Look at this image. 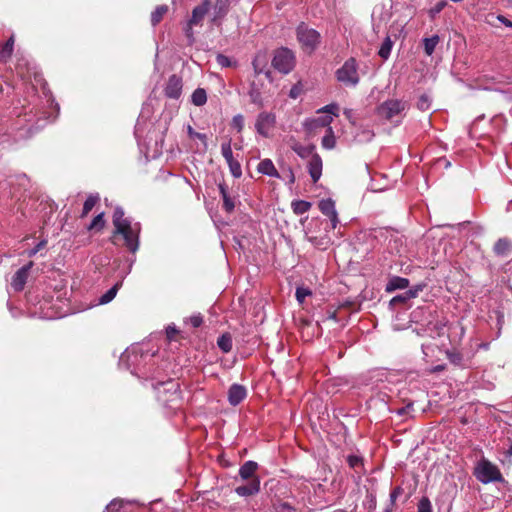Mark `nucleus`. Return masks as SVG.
<instances>
[{
	"label": "nucleus",
	"mask_w": 512,
	"mask_h": 512,
	"mask_svg": "<svg viewBox=\"0 0 512 512\" xmlns=\"http://www.w3.org/2000/svg\"><path fill=\"white\" fill-rule=\"evenodd\" d=\"M142 132H143L142 123H141L140 120H138L136 125H135V130H134V135H135V137L137 138L138 141L140 140V138L142 136Z\"/></svg>",
	"instance_id": "nucleus-57"
},
{
	"label": "nucleus",
	"mask_w": 512,
	"mask_h": 512,
	"mask_svg": "<svg viewBox=\"0 0 512 512\" xmlns=\"http://www.w3.org/2000/svg\"><path fill=\"white\" fill-rule=\"evenodd\" d=\"M323 162L322 158L318 153H315L311 156L307 164L308 173L313 181V183L318 182V180L322 176Z\"/></svg>",
	"instance_id": "nucleus-15"
},
{
	"label": "nucleus",
	"mask_w": 512,
	"mask_h": 512,
	"mask_svg": "<svg viewBox=\"0 0 512 512\" xmlns=\"http://www.w3.org/2000/svg\"><path fill=\"white\" fill-rule=\"evenodd\" d=\"M175 332H176V329L174 327H168L167 328V335H168V337H171V334L175 333Z\"/></svg>",
	"instance_id": "nucleus-63"
},
{
	"label": "nucleus",
	"mask_w": 512,
	"mask_h": 512,
	"mask_svg": "<svg viewBox=\"0 0 512 512\" xmlns=\"http://www.w3.org/2000/svg\"><path fill=\"white\" fill-rule=\"evenodd\" d=\"M144 352L141 346L133 345L126 349L120 356L119 365L130 369L132 366H136L138 358L143 357Z\"/></svg>",
	"instance_id": "nucleus-10"
},
{
	"label": "nucleus",
	"mask_w": 512,
	"mask_h": 512,
	"mask_svg": "<svg viewBox=\"0 0 512 512\" xmlns=\"http://www.w3.org/2000/svg\"><path fill=\"white\" fill-rule=\"evenodd\" d=\"M339 107L336 103L328 104L322 108H320L318 113H327V115L320 116L314 119L306 120L304 126L307 129H314L317 127H331V123L333 121V116H338Z\"/></svg>",
	"instance_id": "nucleus-8"
},
{
	"label": "nucleus",
	"mask_w": 512,
	"mask_h": 512,
	"mask_svg": "<svg viewBox=\"0 0 512 512\" xmlns=\"http://www.w3.org/2000/svg\"><path fill=\"white\" fill-rule=\"evenodd\" d=\"M276 125V115L272 112H261L255 121L256 132L263 138L270 137L271 130Z\"/></svg>",
	"instance_id": "nucleus-9"
},
{
	"label": "nucleus",
	"mask_w": 512,
	"mask_h": 512,
	"mask_svg": "<svg viewBox=\"0 0 512 512\" xmlns=\"http://www.w3.org/2000/svg\"><path fill=\"white\" fill-rule=\"evenodd\" d=\"M403 489L400 486L394 488L390 493V506L392 507L397 498L402 494Z\"/></svg>",
	"instance_id": "nucleus-55"
},
{
	"label": "nucleus",
	"mask_w": 512,
	"mask_h": 512,
	"mask_svg": "<svg viewBox=\"0 0 512 512\" xmlns=\"http://www.w3.org/2000/svg\"><path fill=\"white\" fill-rule=\"evenodd\" d=\"M474 476L482 484L505 483V479L498 466L486 458H482L477 462L474 468Z\"/></svg>",
	"instance_id": "nucleus-5"
},
{
	"label": "nucleus",
	"mask_w": 512,
	"mask_h": 512,
	"mask_svg": "<svg viewBox=\"0 0 512 512\" xmlns=\"http://www.w3.org/2000/svg\"><path fill=\"white\" fill-rule=\"evenodd\" d=\"M187 133L190 138L200 140L207 147V136L204 133L196 132L190 125L187 127Z\"/></svg>",
	"instance_id": "nucleus-46"
},
{
	"label": "nucleus",
	"mask_w": 512,
	"mask_h": 512,
	"mask_svg": "<svg viewBox=\"0 0 512 512\" xmlns=\"http://www.w3.org/2000/svg\"><path fill=\"white\" fill-rule=\"evenodd\" d=\"M16 66L17 75L22 81V86L27 94H31L29 105L32 106L30 113L34 112L41 119L55 120L59 113V104L55 102L52 92L48 88V84L42 74L38 73L33 66Z\"/></svg>",
	"instance_id": "nucleus-1"
},
{
	"label": "nucleus",
	"mask_w": 512,
	"mask_h": 512,
	"mask_svg": "<svg viewBox=\"0 0 512 512\" xmlns=\"http://www.w3.org/2000/svg\"><path fill=\"white\" fill-rule=\"evenodd\" d=\"M47 239H42L39 243H37L33 248L31 249H28L26 251V255L29 257V258H32L34 257L38 252H40L41 250H43L46 246H47Z\"/></svg>",
	"instance_id": "nucleus-47"
},
{
	"label": "nucleus",
	"mask_w": 512,
	"mask_h": 512,
	"mask_svg": "<svg viewBox=\"0 0 512 512\" xmlns=\"http://www.w3.org/2000/svg\"><path fill=\"white\" fill-rule=\"evenodd\" d=\"M15 38L14 35L10 36L9 39L0 47V62H7L13 52Z\"/></svg>",
	"instance_id": "nucleus-27"
},
{
	"label": "nucleus",
	"mask_w": 512,
	"mask_h": 512,
	"mask_svg": "<svg viewBox=\"0 0 512 512\" xmlns=\"http://www.w3.org/2000/svg\"><path fill=\"white\" fill-rule=\"evenodd\" d=\"M294 61V52L287 47H280L274 50L271 64H292Z\"/></svg>",
	"instance_id": "nucleus-18"
},
{
	"label": "nucleus",
	"mask_w": 512,
	"mask_h": 512,
	"mask_svg": "<svg viewBox=\"0 0 512 512\" xmlns=\"http://www.w3.org/2000/svg\"><path fill=\"white\" fill-rule=\"evenodd\" d=\"M311 208V203L305 200H295L292 202V209L296 215H302L308 212Z\"/></svg>",
	"instance_id": "nucleus-33"
},
{
	"label": "nucleus",
	"mask_w": 512,
	"mask_h": 512,
	"mask_svg": "<svg viewBox=\"0 0 512 512\" xmlns=\"http://www.w3.org/2000/svg\"><path fill=\"white\" fill-rule=\"evenodd\" d=\"M512 210V199L507 204V211Z\"/></svg>",
	"instance_id": "nucleus-64"
},
{
	"label": "nucleus",
	"mask_w": 512,
	"mask_h": 512,
	"mask_svg": "<svg viewBox=\"0 0 512 512\" xmlns=\"http://www.w3.org/2000/svg\"><path fill=\"white\" fill-rule=\"evenodd\" d=\"M151 385L157 393L158 400L165 405L180 399V385L179 382L174 379L157 382L153 381Z\"/></svg>",
	"instance_id": "nucleus-6"
},
{
	"label": "nucleus",
	"mask_w": 512,
	"mask_h": 512,
	"mask_svg": "<svg viewBox=\"0 0 512 512\" xmlns=\"http://www.w3.org/2000/svg\"><path fill=\"white\" fill-rule=\"evenodd\" d=\"M301 93H302V85H301V83H297V84L293 85L292 88L290 89L289 97L292 99H296L300 96Z\"/></svg>",
	"instance_id": "nucleus-53"
},
{
	"label": "nucleus",
	"mask_w": 512,
	"mask_h": 512,
	"mask_svg": "<svg viewBox=\"0 0 512 512\" xmlns=\"http://www.w3.org/2000/svg\"><path fill=\"white\" fill-rule=\"evenodd\" d=\"M412 409V404H408L406 407H403L397 411L399 415H404L408 410Z\"/></svg>",
	"instance_id": "nucleus-61"
},
{
	"label": "nucleus",
	"mask_w": 512,
	"mask_h": 512,
	"mask_svg": "<svg viewBox=\"0 0 512 512\" xmlns=\"http://www.w3.org/2000/svg\"><path fill=\"white\" fill-rule=\"evenodd\" d=\"M416 106L421 111H427L431 107V98L427 94H422L416 103Z\"/></svg>",
	"instance_id": "nucleus-43"
},
{
	"label": "nucleus",
	"mask_w": 512,
	"mask_h": 512,
	"mask_svg": "<svg viewBox=\"0 0 512 512\" xmlns=\"http://www.w3.org/2000/svg\"><path fill=\"white\" fill-rule=\"evenodd\" d=\"M497 19L502 23L504 24L506 27H509V28H512V21L507 19L505 16L503 15H498L497 16Z\"/></svg>",
	"instance_id": "nucleus-60"
},
{
	"label": "nucleus",
	"mask_w": 512,
	"mask_h": 512,
	"mask_svg": "<svg viewBox=\"0 0 512 512\" xmlns=\"http://www.w3.org/2000/svg\"><path fill=\"white\" fill-rule=\"evenodd\" d=\"M227 164L229 166V170L234 178H240L242 176V168L240 163L235 160H229L227 161Z\"/></svg>",
	"instance_id": "nucleus-41"
},
{
	"label": "nucleus",
	"mask_w": 512,
	"mask_h": 512,
	"mask_svg": "<svg viewBox=\"0 0 512 512\" xmlns=\"http://www.w3.org/2000/svg\"><path fill=\"white\" fill-rule=\"evenodd\" d=\"M446 357L451 364L457 367L465 368L471 357H465L463 353L453 349L446 351Z\"/></svg>",
	"instance_id": "nucleus-21"
},
{
	"label": "nucleus",
	"mask_w": 512,
	"mask_h": 512,
	"mask_svg": "<svg viewBox=\"0 0 512 512\" xmlns=\"http://www.w3.org/2000/svg\"><path fill=\"white\" fill-rule=\"evenodd\" d=\"M410 108V103L404 98H388L380 103L376 109V115L379 119L387 121L394 126L402 123Z\"/></svg>",
	"instance_id": "nucleus-4"
},
{
	"label": "nucleus",
	"mask_w": 512,
	"mask_h": 512,
	"mask_svg": "<svg viewBox=\"0 0 512 512\" xmlns=\"http://www.w3.org/2000/svg\"><path fill=\"white\" fill-rule=\"evenodd\" d=\"M336 78L346 86H355L359 82L356 66H341L336 71Z\"/></svg>",
	"instance_id": "nucleus-11"
},
{
	"label": "nucleus",
	"mask_w": 512,
	"mask_h": 512,
	"mask_svg": "<svg viewBox=\"0 0 512 512\" xmlns=\"http://www.w3.org/2000/svg\"><path fill=\"white\" fill-rule=\"evenodd\" d=\"M99 200L98 194L96 195H89L87 199L84 202L83 210L81 213V217L87 216V214L93 209V207L96 205V203Z\"/></svg>",
	"instance_id": "nucleus-36"
},
{
	"label": "nucleus",
	"mask_w": 512,
	"mask_h": 512,
	"mask_svg": "<svg viewBox=\"0 0 512 512\" xmlns=\"http://www.w3.org/2000/svg\"><path fill=\"white\" fill-rule=\"evenodd\" d=\"M296 35L301 49L308 54L312 53L320 43V34L304 23L297 27Z\"/></svg>",
	"instance_id": "nucleus-7"
},
{
	"label": "nucleus",
	"mask_w": 512,
	"mask_h": 512,
	"mask_svg": "<svg viewBox=\"0 0 512 512\" xmlns=\"http://www.w3.org/2000/svg\"><path fill=\"white\" fill-rule=\"evenodd\" d=\"M493 251L499 257H507L512 254V243L507 238H500L494 244Z\"/></svg>",
	"instance_id": "nucleus-23"
},
{
	"label": "nucleus",
	"mask_w": 512,
	"mask_h": 512,
	"mask_svg": "<svg viewBox=\"0 0 512 512\" xmlns=\"http://www.w3.org/2000/svg\"><path fill=\"white\" fill-rule=\"evenodd\" d=\"M194 106L201 107L207 103V92L203 88H197L193 91L190 98Z\"/></svg>",
	"instance_id": "nucleus-29"
},
{
	"label": "nucleus",
	"mask_w": 512,
	"mask_h": 512,
	"mask_svg": "<svg viewBox=\"0 0 512 512\" xmlns=\"http://www.w3.org/2000/svg\"><path fill=\"white\" fill-rule=\"evenodd\" d=\"M254 73L250 80V90L248 92L250 100L258 107L263 106L262 90L266 84L274 82L277 73L289 74L292 66H253Z\"/></svg>",
	"instance_id": "nucleus-2"
},
{
	"label": "nucleus",
	"mask_w": 512,
	"mask_h": 512,
	"mask_svg": "<svg viewBox=\"0 0 512 512\" xmlns=\"http://www.w3.org/2000/svg\"><path fill=\"white\" fill-rule=\"evenodd\" d=\"M447 5V3L445 1H440L438 2L437 4H435L429 11L430 13V16L433 18L435 17L437 14H439L444 8L445 6Z\"/></svg>",
	"instance_id": "nucleus-52"
},
{
	"label": "nucleus",
	"mask_w": 512,
	"mask_h": 512,
	"mask_svg": "<svg viewBox=\"0 0 512 512\" xmlns=\"http://www.w3.org/2000/svg\"><path fill=\"white\" fill-rule=\"evenodd\" d=\"M219 193L223 199V208L226 212L231 213L235 208V200L228 193L225 183L218 184Z\"/></svg>",
	"instance_id": "nucleus-24"
},
{
	"label": "nucleus",
	"mask_w": 512,
	"mask_h": 512,
	"mask_svg": "<svg viewBox=\"0 0 512 512\" xmlns=\"http://www.w3.org/2000/svg\"><path fill=\"white\" fill-rule=\"evenodd\" d=\"M292 150L300 157V158H308L315 154V146L314 145H308L303 146L301 144H295L292 146Z\"/></svg>",
	"instance_id": "nucleus-31"
},
{
	"label": "nucleus",
	"mask_w": 512,
	"mask_h": 512,
	"mask_svg": "<svg viewBox=\"0 0 512 512\" xmlns=\"http://www.w3.org/2000/svg\"><path fill=\"white\" fill-rule=\"evenodd\" d=\"M230 0H216L214 4V17L213 22L221 20L229 11Z\"/></svg>",
	"instance_id": "nucleus-26"
},
{
	"label": "nucleus",
	"mask_w": 512,
	"mask_h": 512,
	"mask_svg": "<svg viewBox=\"0 0 512 512\" xmlns=\"http://www.w3.org/2000/svg\"><path fill=\"white\" fill-rule=\"evenodd\" d=\"M190 323L194 328H197L203 323V318L200 314L193 315L190 317Z\"/></svg>",
	"instance_id": "nucleus-56"
},
{
	"label": "nucleus",
	"mask_w": 512,
	"mask_h": 512,
	"mask_svg": "<svg viewBox=\"0 0 512 512\" xmlns=\"http://www.w3.org/2000/svg\"><path fill=\"white\" fill-rule=\"evenodd\" d=\"M269 57H270V55L266 50H260L255 55L251 64H267Z\"/></svg>",
	"instance_id": "nucleus-48"
},
{
	"label": "nucleus",
	"mask_w": 512,
	"mask_h": 512,
	"mask_svg": "<svg viewBox=\"0 0 512 512\" xmlns=\"http://www.w3.org/2000/svg\"><path fill=\"white\" fill-rule=\"evenodd\" d=\"M260 483V478L255 476L247 484L237 486L235 493L241 497L256 495L260 492Z\"/></svg>",
	"instance_id": "nucleus-16"
},
{
	"label": "nucleus",
	"mask_w": 512,
	"mask_h": 512,
	"mask_svg": "<svg viewBox=\"0 0 512 512\" xmlns=\"http://www.w3.org/2000/svg\"><path fill=\"white\" fill-rule=\"evenodd\" d=\"M182 89H183L182 78L176 74H173L168 78V81L164 88V94L167 98L177 100L182 95Z\"/></svg>",
	"instance_id": "nucleus-12"
},
{
	"label": "nucleus",
	"mask_w": 512,
	"mask_h": 512,
	"mask_svg": "<svg viewBox=\"0 0 512 512\" xmlns=\"http://www.w3.org/2000/svg\"><path fill=\"white\" fill-rule=\"evenodd\" d=\"M408 286L409 280L407 278L394 276L387 283L386 290L391 292L397 289H406Z\"/></svg>",
	"instance_id": "nucleus-28"
},
{
	"label": "nucleus",
	"mask_w": 512,
	"mask_h": 512,
	"mask_svg": "<svg viewBox=\"0 0 512 512\" xmlns=\"http://www.w3.org/2000/svg\"><path fill=\"white\" fill-rule=\"evenodd\" d=\"M392 46H393V42H392L391 38L389 36H387L384 39L383 43L381 44V47L378 52L379 56L385 60L388 59L391 49H392Z\"/></svg>",
	"instance_id": "nucleus-37"
},
{
	"label": "nucleus",
	"mask_w": 512,
	"mask_h": 512,
	"mask_svg": "<svg viewBox=\"0 0 512 512\" xmlns=\"http://www.w3.org/2000/svg\"><path fill=\"white\" fill-rule=\"evenodd\" d=\"M112 220L115 228L114 236L121 235L128 250L135 253L139 248L141 224L125 217L124 210L120 206L115 207Z\"/></svg>",
	"instance_id": "nucleus-3"
},
{
	"label": "nucleus",
	"mask_w": 512,
	"mask_h": 512,
	"mask_svg": "<svg viewBox=\"0 0 512 512\" xmlns=\"http://www.w3.org/2000/svg\"><path fill=\"white\" fill-rule=\"evenodd\" d=\"M123 507V500L120 499H113L107 506L106 510L108 512H119L120 509Z\"/></svg>",
	"instance_id": "nucleus-50"
},
{
	"label": "nucleus",
	"mask_w": 512,
	"mask_h": 512,
	"mask_svg": "<svg viewBox=\"0 0 512 512\" xmlns=\"http://www.w3.org/2000/svg\"><path fill=\"white\" fill-rule=\"evenodd\" d=\"M321 145L324 149L331 150L336 145V137L332 127L326 129L325 135L322 137Z\"/></svg>",
	"instance_id": "nucleus-30"
},
{
	"label": "nucleus",
	"mask_w": 512,
	"mask_h": 512,
	"mask_svg": "<svg viewBox=\"0 0 512 512\" xmlns=\"http://www.w3.org/2000/svg\"><path fill=\"white\" fill-rule=\"evenodd\" d=\"M424 42V51L427 55H431L437 44L439 43V37L437 35H434L430 38H425L423 40Z\"/></svg>",
	"instance_id": "nucleus-38"
},
{
	"label": "nucleus",
	"mask_w": 512,
	"mask_h": 512,
	"mask_svg": "<svg viewBox=\"0 0 512 512\" xmlns=\"http://www.w3.org/2000/svg\"><path fill=\"white\" fill-rule=\"evenodd\" d=\"M258 469V464L255 461L248 460L239 468V476L243 480H251Z\"/></svg>",
	"instance_id": "nucleus-25"
},
{
	"label": "nucleus",
	"mask_w": 512,
	"mask_h": 512,
	"mask_svg": "<svg viewBox=\"0 0 512 512\" xmlns=\"http://www.w3.org/2000/svg\"><path fill=\"white\" fill-rule=\"evenodd\" d=\"M247 396V390L243 385L234 383L228 390V402L232 406L239 405Z\"/></svg>",
	"instance_id": "nucleus-17"
},
{
	"label": "nucleus",
	"mask_w": 512,
	"mask_h": 512,
	"mask_svg": "<svg viewBox=\"0 0 512 512\" xmlns=\"http://www.w3.org/2000/svg\"><path fill=\"white\" fill-rule=\"evenodd\" d=\"M221 154L226 162L234 159L230 139L221 144Z\"/></svg>",
	"instance_id": "nucleus-44"
},
{
	"label": "nucleus",
	"mask_w": 512,
	"mask_h": 512,
	"mask_svg": "<svg viewBox=\"0 0 512 512\" xmlns=\"http://www.w3.org/2000/svg\"><path fill=\"white\" fill-rule=\"evenodd\" d=\"M448 321L446 318H439L434 321H430L428 323V332L429 335L433 338L440 337L445 333V329L447 327Z\"/></svg>",
	"instance_id": "nucleus-20"
},
{
	"label": "nucleus",
	"mask_w": 512,
	"mask_h": 512,
	"mask_svg": "<svg viewBox=\"0 0 512 512\" xmlns=\"http://www.w3.org/2000/svg\"><path fill=\"white\" fill-rule=\"evenodd\" d=\"M347 463L350 468L354 469L356 472H359L360 468H363V458L358 455H348Z\"/></svg>",
	"instance_id": "nucleus-39"
},
{
	"label": "nucleus",
	"mask_w": 512,
	"mask_h": 512,
	"mask_svg": "<svg viewBox=\"0 0 512 512\" xmlns=\"http://www.w3.org/2000/svg\"><path fill=\"white\" fill-rule=\"evenodd\" d=\"M233 126L240 132L244 127V119L243 116L238 114L235 115L232 119Z\"/></svg>",
	"instance_id": "nucleus-54"
},
{
	"label": "nucleus",
	"mask_w": 512,
	"mask_h": 512,
	"mask_svg": "<svg viewBox=\"0 0 512 512\" xmlns=\"http://www.w3.org/2000/svg\"><path fill=\"white\" fill-rule=\"evenodd\" d=\"M414 297H416V292H414L412 290H408V291H405L403 294L393 297L390 303L392 305H395L399 302H405Z\"/></svg>",
	"instance_id": "nucleus-45"
},
{
	"label": "nucleus",
	"mask_w": 512,
	"mask_h": 512,
	"mask_svg": "<svg viewBox=\"0 0 512 512\" xmlns=\"http://www.w3.org/2000/svg\"><path fill=\"white\" fill-rule=\"evenodd\" d=\"M33 266V262L30 261L26 265L18 269L12 277L11 286L16 292H20L24 289L28 279L29 271Z\"/></svg>",
	"instance_id": "nucleus-13"
},
{
	"label": "nucleus",
	"mask_w": 512,
	"mask_h": 512,
	"mask_svg": "<svg viewBox=\"0 0 512 512\" xmlns=\"http://www.w3.org/2000/svg\"><path fill=\"white\" fill-rule=\"evenodd\" d=\"M167 11L168 7L166 5L157 6L156 9L151 13L152 25L156 26L158 23H160Z\"/></svg>",
	"instance_id": "nucleus-35"
},
{
	"label": "nucleus",
	"mask_w": 512,
	"mask_h": 512,
	"mask_svg": "<svg viewBox=\"0 0 512 512\" xmlns=\"http://www.w3.org/2000/svg\"><path fill=\"white\" fill-rule=\"evenodd\" d=\"M364 136L366 140H370L373 137V133L370 130L364 131Z\"/></svg>",
	"instance_id": "nucleus-62"
},
{
	"label": "nucleus",
	"mask_w": 512,
	"mask_h": 512,
	"mask_svg": "<svg viewBox=\"0 0 512 512\" xmlns=\"http://www.w3.org/2000/svg\"><path fill=\"white\" fill-rule=\"evenodd\" d=\"M216 61H217V64H219V65L231 64L230 60L222 54H217Z\"/></svg>",
	"instance_id": "nucleus-59"
},
{
	"label": "nucleus",
	"mask_w": 512,
	"mask_h": 512,
	"mask_svg": "<svg viewBox=\"0 0 512 512\" xmlns=\"http://www.w3.org/2000/svg\"><path fill=\"white\" fill-rule=\"evenodd\" d=\"M257 171L263 175L274 177V178H281L280 173L275 168L273 162L271 159H263L259 162L257 166Z\"/></svg>",
	"instance_id": "nucleus-22"
},
{
	"label": "nucleus",
	"mask_w": 512,
	"mask_h": 512,
	"mask_svg": "<svg viewBox=\"0 0 512 512\" xmlns=\"http://www.w3.org/2000/svg\"><path fill=\"white\" fill-rule=\"evenodd\" d=\"M122 286V281H119L117 282L115 285H113L109 290H107L100 298H99V304H107L109 302H111L118 290L120 289V287Z\"/></svg>",
	"instance_id": "nucleus-32"
},
{
	"label": "nucleus",
	"mask_w": 512,
	"mask_h": 512,
	"mask_svg": "<svg viewBox=\"0 0 512 512\" xmlns=\"http://www.w3.org/2000/svg\"><path fill=\"white\" fill-rule=\"evenodd\" d=\"M209 9L210 2L208 0H205L200 5L196 6L192 11V17L189 20V25H198L203 20Z\"/></svg>",
	"instance_id": "nucleus-19"
},
{
	"label": "nucleus",
	"mask_w": 512,
	"mask_h": 512,
	"mask_svg": "<svg viewBox=\"0 0 512 512\" xmlns=\"http://www.w3.org/2000/svg\"><path fill=\"white\" fill-rule=\"evenodd\" d=\"M105 225V220H104V213H99L98 215H96L93 220L91 221V223L89 224V226L87 227L88 230H101Z\"/></svg>",
	"instance_id": "nucleus-40"
},
{
	"label": "nucleus",
	"mask_w": 512,
	"mask_h": 512,
	"mask_svg": "<svg viewBox=\"0 0 512 512\" xmlns=\"http://www.w3.org/2000/svg\"><path fill=\"white\" fill-rule=\"evenodd\" d=\"M343 114L349 120V122L351 124H353V125L355 124L354 112L352 109H348V108L344 109Z\"/></svg>",
	"instance_id": "nucleus-58"
},
{
	"label": "nucleus",
	"mask_w": 512,
	"mask_h": 512,
	"mask_svg": "<svg viewBox=\"0 0 512 512\" xmlns=\"http://www.w3.org/2000/svg\"><path fill=\"white\" fill-rule=\"evenodd\" d=\"M417 512H432V505L428 497H422L420 499Z\"/></svg>",
	"instance_id": "nucleus-49"
},
{
	"label": "nucleus",
	"mask_w": 512,
	"mask_h": 512,
	"mask_svg": "<svg viewBox=\"0 0 512 512\" xmlns=\"http://www.w3.org/2000/svg\"><path fill=\"white\" fill-rule=\"evenodd\" d=\"M311 295L312 291L307 287L300 286L296 288L295 297L300 304L304 303L306 297Z\"/></svg>",
	"instance_id": "nucleus-42"
},
{
	"label": "nucleus",
	"mask_w": 512,
	"mask_h": 512,
	"mask_svg": "<svg viewBox=\"0 0 512 512\" xmlns=\"http://www.w3.org/2000/svg\"><path fill=\"white\" fill-rule=\"evenodd\" d=\"M283 175H281L280 179L287 181L288 184L292 185L295 182V175L291 167L284 169L282 171Z\"/></svg>",
	"instance_id": "nucleus-51"
},
{
	"label": "nucleus",
	"mask_w": 512,
	"mask_h": 512,
	"mask_svg": "<svg viewBox=\"0 0 512 512\" xmlns=\"http://www.w3.org/2000/svg\"><path fill=\"white\" fill-rule=\"evenodd\" d=\"M217 345L221 351L228 353L232 349V338L229 334L225 333L218 337Z\"/></svg>",
	"instance_id": "nucleus-34"
},
{
	"label": "nucleus",
	"mask_w": 512,
	"mask_h": 512,
	"mask_svg": "<svg viewBox=\"0 0 512 512\" xmlns=\"http://www.w3.org/2000/svg\"><path fill=\"white\" fill-rule=\"evenodd\" d=\"M319 209L322 214L329 218L331 222V229H335L339 222L335 202L331 198L322 199L319 202Z\"/></svg>",
	"instance_id": "nucleus-14"
}]
</instances>
